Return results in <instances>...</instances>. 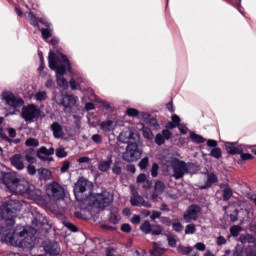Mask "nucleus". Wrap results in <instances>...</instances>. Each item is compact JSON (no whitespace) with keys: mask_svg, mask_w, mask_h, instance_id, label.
Wrapping results in <instances>:
<instances>
[{"mask_svg":"<svg viewBox=\"0 0 256 256\" xmlns=\"http://www.w3.org/2000/svg\"><path fill=\"white\" fill-rule=\"evenodd\" d=\"M48 61L49 68L56 72V83L58 87H61L62 89H68L69 82H67V79L65 78V73L67 71L65 65L68 68V71L71 73V63L69 62L67 56L63 54L57 56L55 53H53V51H50Z\"/></svg>","mask_w":256,"mask_h":256,"instance_id":"nucleus-1","label":"nucleus"},{"mask_svg":"<svg viewBox=\"0 0 256 256\" xmlns=\"http://www.w3.org/2000/svg\"><path fill=\"white\" fill-rule=\"evenodd\" d=\"M4 185L12 193H17L18 195H25V193H31V185L25 179L19 180L17 178H11L6 176L4 178Z\"/></svg>","mask_w":256,"mask_h":256,"instance_id":"nucleus-2","label":"nucleus"},{"mask_svg":"<svg viewBox=\"0 0 256 256\" xmlns=\"http://www.w3.org/2000/svg\"><path fill=\"white\" fill-rule=\"evenodd\" d=\"M170 167H172L174 179H183L187 173H189V164L184 161L173 158L170 160Z\"/></svg>","mask_w":256,"mask_h":256,"instance_id":"nucleus-3","label":"nucleus"},{"mask_svg":"<svg viewBox=\"0 0 256 256\" xmlns=\"http://www.w3.org/2000/svg\"><path fill=\"white\" fill-rule=\"evenodd\" d=\"M142 152L139 150V145L136 143L128 144L125 152L123 153V160L127 163H135L141 159Z\"/></svg>","mask_w":256,"mask_h":256,"instance_id":"nucleus-4","label":"nucleus"},{"mask_svg":"<svg viewBox=\"0 0 256 256\" xmlns=\"http://www.w3.org/2000/svg\"><path fill=\"white\" fill-rule=\"evenodd\" d=\"M41 115V110L35 104H29L22 108L21 117L28 123H33Z\"/></svg>","mask_w":256,"mask_h":256,"instance_id":"nucleus-5","label":"nucleus"},{"mask_svg":"<svg viewBox=\"0 0 256 256\" xmlns=\"http://www.w3.org/2000/svg\"><path fill=\"white\" fill-rule=\"evenodd\" d=\"M2 101H4L5 105L10 107V109H19V107H23V99L15 96L12 92L5 91L2 93Z\"/></svg>","mask_w":256,"mask_h":256,"instance_id":"nucleus-6","label":"nucleus"},{"mask_svg":"<svg viewBox=\"0 0 256 256\" xmlns=\"http://www.w3.org/2000/svg\"><path fill=\"white\" fill-rule=\"evenodd\" d=\"M90 199L93 201L94 207L103 209V207H107V205H111L113 201V195L109 192H103L102 194H95Z\"/></svg>","mask_w":256,"mask_h":256,"instance_id":"nucleus-7","label":"nucleus"},{"mask_svg":"<svg viewBox=\"0 0 256 256\" xmlns=\"http://www.w3.org/2000/svg\"><path fill=\"white\" fill-rule=\"evenodd\" d=\"M93 188V184H91V182H89L87 179L85 178H80L74 187V195L77 199V201H81V199H83V194L85 193V191H89Z\"/></svg>","mask_w":256,"mask_h":256,"instance_id":"nucleus-8","label":"nucleus"},{"mask_svg":"<svg viewBox=\"0 0 256 256\" xmlns=\"http://www.w3.org/2000/svg\"><path fill=\"white\" fill-rule=\"evenodd\" d=\"M46 194L52 201H59L65 197V190L58 183L49 184L46 188Z\"/></svg>","mask_w":256,"mask_h":256,"instance_id":"nucleus-9","label":"nucleus"},{"mask_svg":"<svg viewBox=\"0 0 256 256\" xmlns=\"http://www.w3.org/2000/svg\"><path fill=\"white\" fill-rule=\"evenodd\" d=\"M118 141H120L121 143H128V145H131L132 143H137L139 141V134L133 132L129 128H126L118 136Z\"/></svg>","mask_w":256,"mask_h":256,"instance_id":"nucleus-10","label":"nucleus"},{"mask_svg":"<svg viewBox=\"0 0 256 256\" xmlns=\"http://www.w3.org/2000/svg\"><path fill=\"white\" fill-rule=\"evenodd\" d=\"M21 210V204L16 200H10L6 206L7 219L13 221L17 217V211Z\"/></svg>","mask_w":256,"mask_h":256,"instance_id":"nucleus-11","label":"nucleus"},{"mask_svg":"<svg viewBox=\"0 0 256 256\" xmlns=\"http://www.w3.org/2000/svg\"><path fill=\"white\" fill-rule=\"evenodd\" d=\"M199 213H201V208L197 205H192L188 207L183 217L185 221L189 223L191 221H197V219H199Z\"/></svg>","mask_w":256,"mask_h":256,"instance_id":"nucleus-12","label":"nucleus"},{"mask_svg":"<svg viewBox=\"0 0 256 256\" xmlns=\"http://www.w3.org/2000/svg\"><path fill=\"white\" fill-rule=\"evenodd\" d=\"M11 165L18 171L25 169V158L21 154H15L10 158Z\"/></svg>","mask_w":256,"mask_h":256,"instance_id":"nucleus-13","label":"nucleus"},{"mask_svg":"<svg viewBox=\"0 0 256 256\" xmlns=\"http://www.w3.org/2000/svg\"><path fill=\"white\" fill-rule=\"evenodd\" d=\"M131 205L134 207H151V204L148 202L145 203L143 197L139 196V193L135 190H132Z\"/></svg>","mask_w":256,"mask_h":256,"instance_id":"nucleus-14","label":"nucleus"},{"mask_svg":"<svg viewBox=\"0 0 256 256\" xmlns=\"http://www.w3.org/2000/svg\"><path fill=\"white\" fill-rule=\"evenodd\" d=\"M76 104H77V97L70 94L62 95V101L60 102V105H63L65 109H71L72 107H75Z\"/></svg>","mask_w":256,"mask_h":256,"instance_id":"nucleus-15","label":"nucleus"},{"mask_svg":"<svg viewBox=\"0 0 256 256\" xmlns=\"http://www.w3.org/2000/svg\"><path fill=\"white\" fill-rule=\"evenodd\" d=\"M111 165H113V156L109 155L107 160H102L98 163V169L101 173H107L111 169Z\"/></svg>","mask_w":256,"mask_h":256,"instance_id":"nucleus-16","label":"nucleus"},{"mask_svg":"<svg viewBox=\"0 0 256 256\" xmlns=\"http://www.w3.org/2000/svg\"><path fill=\"white\" fill-rule=\"evenodd\" d=\"M44 249L49 255H59L61 253V248H59V243L57 242H49Z\"/></svg>","mask_w":256,"mask_h":256,"instance_id":"nucleus-17","label":"nucleus"},{"mask_svg":"<svg viewBox=\"0 0 256 256\" xmlns=\"http://www.w3.org/2000/svg\"><path fill=\"white\" fill-rule=\"evenodd\" d=\"M224 145H225V150H226L227 153H229L230 155H239V153L242 152V149L237 146V143L225 142Z\"/></svg>","mask_w":256,"mask_h":256,"instance_id":"nucleus-18","label":"nucleus"},{"mask_svg":"<svg viewBox=\"0 0 256 256\" xmlns=\"http://www.w3.org/2000/svg\"><path fill=\"white\" fill-rule=\"evenodd\" d=\"M39 179H42L43 181H49L51 177L53 176V173L47 168H39L37 170Z\"/></svg>","mask_w":256,"mask_h":256,"instance_id":"nucleus-19","label":"nucleus"},{"mask_svg":"<svg viewBox=\"0 0 256 256\" xmlns=\"http://www.w3.org/2000/svg\"><path fill=\"white\" fill-rule=\"evenodd\" d=\"M220 188L223 190V201H229L233 197V190L227 184H221Z\"/></svg>","mask_w":256,"mask_h":256,"instance_id":"nucleus-20","label":"nucleus"},{"mask_svg":"<svg viewBox=\"0 0 256 256\" xmlns=\"http://www.w3.org/2000/svg\"><path fill=\"white\" fill-rule=\"evenodd\" d=\"M165 191V184L161 181H157L154 186V193L152 194V199H156Z\"/></svg>","mask_w":256,"mask_h":256,"instance_id":"nucleus-21","label":"nucleus"},{"mask_svg":"<svg viewBox=\"0 0 256 256\" xmlns=\"http://www.w3.org/2000/svg\"><path fill=\"white\" fill-rule=\"evenodd\" d=\"M100 128L102 129V131H115V122L108 120L106 122L101 123Z\"/></svg>","mask_w":256,"mask_h":256,"instance_id":"nucleus-22","label":"nucleus"},{"mask_svg":"<svg viewBox=\"0 0 256 256\" xmlns=\"http://www.w3.org/2000/svg\"><path fill=\"white\" fill-rule=\"evenodd\" d=\"M52 131H53V135L56 139H59V137H61V133L63 131V128L61 127V124L55 122L52 124Z\"/></svg>","mask_w":256,"mask_h":256,"instance_id":"nucleus-23","label":"nucleus"},{"mask_svg":"<svg viewBox=\"0 0 256 256\" xmlns=\"http://www.w3.org/2000/svg\"><path fill=\"white\" fill-rule=\"evenodd\" d=\"M34 99L39 103H42V101H47V91L42 90V91L36 92L34 95Z\"/></svg>","mask_w":256,"mask_h":256,"instance_id":"nucleus-24","label":"nucleus"},{"mask_svg":"<svg viewBox=\"0 0 256 256\" xmlns=\"http://www.w3.org/2000/svg\"><path fill=\"white\" fill-rule=\"evenodd\" d=\"M143 133L144 139H148V141H153V132L148 127L143 126L141 129Z\"/></svg>","mask_w":256,"mask_h":256,"instance_id":"nucleus-25","label":"nucleus"},{"mask_svg":"<svg viewBox=\"0 0 256 256\" xmlns=\"http://www.w3.org/2000/svg\"><path fill=\"white\" fill-rule=\"evenodd\" d=\"M213 183H217V175L209 174L206 185L205 186H201V189H207L208 187L213 185Z\"/></svg>","mask_w":256,"mask_h":256,"instance_id":"nucleus-26","label":"nucleus"},{"mask_svg":"<svg viewBox=\"0 0 256 256\" xmlns=\"http://www.w3.org/2000/svg\"><path fill=\"white\" fill-rule=\"evenodd\" d=\"M239 242L240 243H255V238L252 235H241L239 237Z\"/></svg>","mask_w":256,"mask_h":256,"instance_id":"nucleus-27","label":"nucleus"},{"mask_svg":"<svg viewBox=\"0 0 256 256\" xmlns=\"http://www.w3.org/2000/svg\"><path fill=\"white\" fill-rule=\"evenodd\" d=\"M83 82V78L78 77L77 79L75 78H71L70 80V87L71 89H78L79 88V84Z\"/></svg>","mask_w":256,"mask_h":256,"instance_id":"nucleus-28","label":"nucleus"},{"mask_svg":"<svg viewBox=\"0 0 256 256\" xmlns=\"http://www.w3.org/2000/svg\"><path fill=\"white\" fill-rule=\"evenodd\" d=\"M26 147H39V140L35 138H29L25 142Z\"/></svg>","mask_w":256,"mask_h":256,"instance_id":"nucleus-29","label":"nucleus"},{"mask_svg":"<svg viewBox=\"0 0 256 256\" xmlns=\"http://www.w3.org/2000/svg\"><path fill=\"white\" fill-rule=\"evenodd\" d=\"M141 231L143 233L149 234L151 233V223L149 221H145L141 226H140Z\"/></svg>","mask_w":256,"mask_h":256,"instance_id":"nucleus-30","label":"nucleus"},{"mask_svg":"<svg viewBox=\"0 0 256 256\" xmlns=\"http://www.w3.org/2000/svg\"><path fill=\"white\" fill-rule=\"evenodd\" d=\"M138 167L140 169H147V167H149V157L146 156V157L142 158L138 164Z\"/></svg>","mask_w":256,"mask_h":256,"instance_id":"nucleus-31","label":"nucleus"},{"mask_svg":"<svg viewBox=\"0 0 256 256\" xmlns=\"http://www.w3.org/2000/svg\"><path fill=\"white\" fill-rule=\"evenodd\" d=\"M190 139H192V141H194L195 143H205V138L195 133L190 134Z\"/></svg>","mask_w":256,"mask_h":256,"instance_id":"nucleus-32","label":"nucleus"},{"mask_svg":"<svg viewBox=\"0 0 256 256\" xmlns=\"http://www.w3.org/2000/svg\"><path fill=\"white\" fill-rule=\"evenodd\" d=\"M210 155L212 157H214L215 159H221V157H222L221 148L212 149Z\"/></svg>","mask_w":256,"mask_h":256,"instance_id":"nucleus-33","label":"nucleus"},{"mask_svg":"<svg viewBox=\"0 0 256 256\" xmlns=\"http://www.w3.org/2000/svg\"><path fill=\"white\" fill-rule=\"evenodd\" d=\"M197 231V228L195 227L194 224H188L185 228V234L186 235H193Z\"/></svg>","mask_w":256,"mask_h":256,"instance_id":"nucleus-34","label":"nucleus"},{"mask_svg":"<svg viewBox=\"0 0 256 256\" xmlns=\"http://www.w3.org/2000/svg\"><path fill=\"white\" fill-rule=\"evenodd\" d=\"M178 251L182 253L183 255H189L193 251V248L191 247H185V246H178Z\"/></svg>","mask_w":256,"mask_h":256,"instance_id":"nucleus-35","label":"nucleus"},{"mask_svg":"<svg viewBox=\"0 0 256 256\" xmlns=\"http://www.w3.org/2000/svg\"><path fill=\"white\" fill-rule=\"evenodd\" d=\"M28 19H29L31 25H34L35 27H37V25H39V19L35 15H33V13L28 14Z\"/></svg>","mask_w":256,"mask_h":256,"instance_id":"nucleus-36","label":"nucleus"},{"mask_svg":"<svg viewBox=\"0 0 256 256\" xmlns=\"http://www.w3.org/2000/svg\"><path fill=\"white\" fill-rule=\"evenodd\" d=\"M56 156H58L60 159L67 157V152L65 151V148L59 147L58 149H56Z\"/></svg>","mask_w":256,"mask_h":256,"instance_id":"nucleus-37","label":"nucleus"},{"mask_svg":"<svg viewBox=\"0 0 256 256\" xmlns=\"http://www.w3.org/2000/svg\"><path fill=\"white\" fill-rule=\"evenodd\" d=\"M126 115H128V117H139V112L135 108H128Z\"/></svg>","mask_w":256,"mask_h":256,"instance_id":"nucleus-38","label":"nucleus"},{"mask_svg":"<svg viewBox=\"0 0 256 256\" xmlns=\"http://www.w3.org/2000/svg\"><path fill=\"white\" fill-rule=\"evenodd\" d=\"M172 227L174 231H177V233H180V231H183V224L179 222L178 220H175L172 224Z\"/></svg>","mask_w":256,"mask_h":256,"instance_id":"nucleus-39","label":"nucleus"},{"mask_svg":"<svg viewBox=\"0 0 256 256\" xmlns=\"http://www.w3.org/2000/svg\"><path fill=\"white\" fill-rule=\"evenodd\" d=\"M43 39L47 40L51 37L52 30L49 28H42L41 29Z\"/></svg>","mask_w":256,"mask_h":256,"instance_id":"nucleus-40","label":"nucleus"},{"mask_svg":"<svg viewBox=\"0 0 256 256\" xmlns=\"http://www.w3.org/2000/svg\"><path fill=\"white\" fill-rule=\"evenodd\" d=\"M238 155H240L242 161H251L252 159H254L252 154L243 153V150L241 153H238Z\"/></svg>","mask_w":256,"mask_h":256,"instance_id":"nucleus-41","label":"nucleus"},{"mask_svg":"<svg viewBox=\"0 0 256 256\" xmlns=\"http://www.w3.org/2000/svg\"><path fill=\"white\" fill-rule=\"evenodd\" d=\"M159 175V164L153 163L151 168V176L157 177Z\"/></svg>","mask_w":256,"mask_h":256,"instance_id":"nucleus-42","label":"nucleus"},{"mask_svg":"<svg viewBox=\"0 0 256 256\" xmlns=\"http://www.w3.org/2000/svg\"><path fill=\"white\" fill-rule=\"evenodd\" d=\"M247 256H256V245L248 246L246 249Z\"/></svg>","mask_w":256,"mask_h":256,"instance_id":"nucleus-43","label":"nucleus"},{"mask_svg":"<svg viewBox=\"0 0 256 256\" xmlns=\"http://www.w3.org/2000/svg\"><path fill=\"white\" fill-rule=\"evenodd\" d=\"M43 155H49L48 154V149L45 147H41L38 151H37V158L38 159H43Z\"/></svg>","mask_w":256,"mask_h":256,"instance_id":"nucleus-44","label":"nucleus"},{"mask_svg":"<svg viewBox=\"0 0 256 256\" xmlns=\"http://www.w3.org/2000/svg\"><path fill=\"white\" fill-rule=\"evenodd\" d=\"M230 232H231V235H233V237H237V236H239V233H241V227H239V226H232L230 228Z\"/></svg>","mask_w":256,"mask_h":256,"instance_id":"nucleus-45","label":"nucleus"},{"mask_svg":"<svg viewBox=\"0 0 256 256\" xmlns=\"http://www.w3.org/2000/svg\"><path fill=\"white\" fill-rule=\"evenodd\" d=\"M155 143H156V145H164L165 144V138L162 136V134L156 135Z\"/></svg>","mask_w":256,"mask_h":256,"instance_id":"nucleus-46","label":"nucleus"},{"mask_svg":"<svg viewBox=\"0 0 256 256\" xmlns=\"http://www.w3.org/2000/svg\"><path fill=\"white\" fill-rule=\"evenodd\" d=\"M110 221L114 225H117V223H119L121 221V216H119L117 214H112L111 217H110Z\"/></svg>","mask_w":256,"mask_h":256,"instance_id":"nucleus-47","label":"nucleus"},{"mask_svg":"<svg viewBox=\"0 0 256 256\" xmlns=\"http://www.w3.org/2000/svg\"><path fill=\"white\" fill-rule=\"evenodd\" d=\"M19 247H22V249H31V243L27 242V240H21Z\"/></svg>","mask_w":256,"mask_h":256,"instance_id":"nucleus-48","label":"nucleus"},{"mask_svg":"<svg viewBox=\"0 0 256 256\" xmlns=\"http://www.w3.org/2000/svg\"><path fill=\"white\" fill-rule=\"evenodd\" d=\"M152 235H161L163 233V228L157 225L154 229L151 230Z\"/></svg>","mask_w":256,"mask_h":256,"instance_id":"nucleus-49","label":"nucleus"},{"mask_svg":"<svg viewBox=\"0 0 256 256\" xmlns=\"http://www.w3.org/2000/svg\"><path fill=\"white\" fill-rule=\"evenodd\" d=\"M27 171L29 175H35L37 173V168L34 165L30 164L27 166Z\"/></svg>","mask_w":256,"mask_h":256,"instance_id":"nucleus-50","label":"nucleus"},{"mask_svg":"<svg viewBox=\"0 0 256 256\" xmlns=\"http://www.w3.org/2000/svg\"><path fill=\"white\" fill-rule=\"evenodd\" d=\"M160 217H161V212L154 210V211H152V215L150 216V219L155 221V219H159Z\"/></svg>","mask_w":256,"mask_h":256,"instance_id":"nucleus-51","label":"nucleus"},{"mask_svg":"<svg viewBox=\"0 0 256 256\" xmlns=\"http://www.w3.org/2000/svg\"><path fill=\"white\" fill-rule=\"evenodd\" d=\"M92 141L94 142V143H101L102 141H103V138L101 137V135H99V134H94L93 136H92Z\"/></svg>","mask_w":256,"mask_h":256,"instance_id":"nucleus-52","label":"nucleus"},{"mask_svg":"<svg viewBox=\"0 0 256 256\" xmlns=\"http://www.w3.org/2000/svg\"><path fill=\"white\" fill-rule=\"evenodd\" d=\"M69 166L70 164L68 161L63 162L61 167V173H67V171H69Z\"/></svg>","mask_w":256,"mask_h":256,"instance_id":"nucleus-53","label":"nucleus"},{"mask_svg":"<svg viewBox=\"0 0 256 256\" xmlns=\"http://www.w3.org/2000/svg\"><path fill=\"white\" fill-rule=\"evenodd\" d=\"M131 222L134 224V225H139L141 223V216L139 215H134L131 219Z\"/></svg>","mask_w":256,"mask_h":256,"instance_id":"nucleus-54","label":"nucleus"},{"mask_svg":"<svg viewBox=\"0 0 256 256\" xmlns=\"http://www.w3.org/2000/svg\"><path fill=\"white\" fill-rule=\"evenodd\" d=\"M194 247L197 249V251H205L206 249L205 244L202 242L196 243Z\"/></svg>","mask_w":256,"mask_h":256,"instance_id":"nucleus-55","label":"nucleus"},{"mask_svg":"<svg viewBox=\"0 0 256 256\" xmlns=\"http://www.w3.org/2000/svg\"><path fill=\"white\" fill-rule=\"evenodd\" d=\"M168 244L170 247H175L177 245V240L173 236H168Z\"/></svg>","mask_w":256,"mask_h":256,"instance_id":"nucleus-56","label":"nucleus"},{"mask_svg":"<svg viewBox=\"0 0 256 256\" xmlns=\"http://www.w3.org/2000/svg\"><path fill=\"white\" fill-rule=\"evenodd\" d=\"M121 231H123L124 233H131V225L123 224L121 226Z\"/></svg>","mask_w":256,"mask_h":256,"instance_id":"nucleus-57","label":"nucleus"},{"mask_svg":"<svg viewBox=\"0 0 256 256\" xmlns=\"http://www.w3.org/2000/svg\"><path fill=\"white\" fill-rule=\"evenodd\" d=\"M26 161L30 164L37 163V159H35L31 154L26 155Z\"/></svg>","mask_w":256,"mask_h":256,"instance_id":"nucleus-58","label":"nucleus"},{"mask_svg":"<svg viewBox=\"0 0 256 256\" xmlns=\"http://www.w3.org/2000/svg\"><path fill=\"white\" fill-rule=\"evenodd\" d=\"M162 136L165 140L171 139V131L169 130H163L162 131Z\"/></svg>","mask_w":256,"mask_h":256,"instance_id":"nucleus-59","label":"nucleus"},{"mask_svg":"<svg viewBox=\"0 0 256 256\" xmlns=\"http://www.w3.org/2000/svg\"><path fill=\"white\" fill-rule=\"evenodd\" d=\"M90 161H91V159L87 156H83L78 159V163H80V164L89 163Z\"/></svg>","mask_w":256,"mask_h":256,"instance_id":"nucleus-60","label":"nucleus"},{"mask_svg":"<svg viewBox=\"0 0 256 256\" xmlns=\"http://www.w3.org/2000/svg\"><path fill=\"white\" fill-rule=\"evenodd\" d=\"M227 243V239L223 236H219L217 238V245H225Z\"/></svg>","mask_w":256,"mask_h":256,"instance_id":"nucleus-61","label":"nucleus"},{"mask_svg":"<svg viewBox=\"0 0 256 256\" xmlns=\"http://www.w3.org/2000/svg\"><path fill=\"white\" fill-rule=\"evenodd\" d=\"M147 179V176L145 174H140L138 177H137V183H145Z\"/></svg>","mask_w":256,"mask_h":256,"instance_id":"nucleus-62","label":"nucleus"},{"mask_svg":"<svg viewBox=\"0 0 256 256\" xmlns=\"http://www.w3.org/2000/svg\"><path fill=\"white\" fill-rule=\"evenodd\" d=\"M112 171L115 175H121V166L114 165Z\"/></svg>","mask_w":256,"mask_h":256,"instance_id":"nucleus-63","label":"nucleus"},{"mask_svg":"<svg viewBox=\"0 0 256 256\" xmlns=\"http://www.w3.org/2000/svg\"><path fill=\"white\" fill-rule=\"evenodd\" d=\"M207 145L208 147H217V141L209 139L207 140Z\"/></svg>","mask_w":256,"mask_h":256,"instance_id":"nucleus-64","label":"nucleus"}]
</instances>
